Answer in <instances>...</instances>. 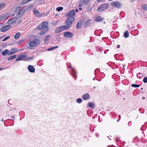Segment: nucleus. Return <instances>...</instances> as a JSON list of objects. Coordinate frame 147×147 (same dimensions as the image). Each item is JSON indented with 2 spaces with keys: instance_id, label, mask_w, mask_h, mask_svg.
I'll return each instance as SVG.
<instances>
[{
  "instance_id": "nucleus-28",
  "label": "nucleus",
  "mask_w": 147,
  "mask_h": 147,
  "mask_svg": "<svg viewBox=\"0 0 147 147\" xmlns=\"http://www.w3.org/2000/svg\"><path fill=\"white\" fill-rule=\"evenodd\" d=\"M129 36V33L127 31H126L124 34V37L126 38Z\"/></svg>"
},
{
  "instance_id": "nucleus-15",
  "label": "nucleus",
  "mask_w": 147,
  "mask_h": 147,
  "mask_svg": "<svg viewBox=\"0 0 147 147\" xmlns=\"http://www.w3.org/2000/svg\"><path fill=\"white\" fill-rule=\"evenodd\" d=\"M33 12L34 13L36 16L39 17L40 14V13L38 11L37 9H33Z\"/></svg>"
},
{
  "instance_id": "nucleus-32",
  "label": "nucleus",
  "mask_w": 147,
  "mask_h": 147,
  "mask_svg": "<svg viewBox=\"0 0 147 147\" xmlns=\"http://www.w3.org/2000/svg\"><path fill=\"white\" fill-rule=\"evenodd\" d=\"M63 9L62 7H58L56 8L57 10L58 11H60L62 10Z\"/></svg>"
},
{
  "instance_id": "nucleus-46",
  "label": "nucleus",
  "mask_w": 147,
  "mask_h": 147,
  "mask_svg": "<svg viewBox=\"0 0 147 147\" xmlns=\"http://www.w3.org/2000/svg\"><path fill=\"white\" fill-rule=\"evenodd\" d=\"M119 120L117 121H119V120H120V119L121 116L120 115H119Z\"/></svg>"
},
{
  "instance_id": "nucleus-11",
  "label": "nucleus",
  "mask_w": 147,
  "mask_h": 147,
  "mask_svg": "<svg viewBox=\"0 0 147 147\" xmlns=\"http://www.w3.org/2000/svg\"><path fill=\"white\" fill-rule=\"evenodd\" d=\"M29 71L31 73H34L35 71V68L32 65H29L28 67Z\"/></svg>"
},
{
  "instance_id": "nucleus-39",
  "label": "nucleus",
  "mask_w": 147,
  "mask_h": 147,
  "mask_svg": "<svg viewBox=\"0 0 147 147\" xmlns=\"http://www.w3.org/2000/svg\"><path fill=\"white\" fill-rule=\"evenodd\" d=\"M117 48H119L120 47V45H117Z\"/></svg>"
},
{
  "instance_id": "nucleus-45",
  "label": "nucleus",
  "mask_w": 147,
  "mask_h": 147,
  "mask_svg": "<svg viewBox=\"0 0 147 147\" xmlns=\"http://www.w3.org/2000/svg\"><path fill=\"white\" fill-rule=\"evenodd\" d=\"M23 41V40H20L19 41L20 42H21V43H22Z\"/></svg>"
},
{
  "instance_id": "nucleus-33",
  "label": "nucleus",
  "mask_w": 147,
  "mask_h": 147,
  "mask_svg": "<svg viewBox=\"0 0 147 147\" xmlns=\"http://www.w3.org/2000/svg\"><path fill=\"white\" fill-rule=\"evenodd\" d=\"M142 8L144 10H147V5H144L142 6Z\"/></svg>"
},
{
  "instance_id": "nucleus-25",
  "label": "nucleus",
  "mask_w": 147,
  "mask_h": 147,
  "mask_svg": "<svg viewBox=\"0 0 147 147\" xmlns=\"http://www.w3.org/2000/svg\"><path fill=\"white\" fill-rule=\"evenodd\" d=\"M88 105L91 108H94L95 105L94 103L92 102H90L88 103Z\"/></svg>"
},
{
  "instance_id": "nucleus-36",
  "label": "nucleus",
  "mask_w": 147,
  "mask_h": 147,
  "mask_svg": "<svg viewBox=\"0 0 147 147\" xmlns=\"http://www.w3.org/2000/svg\"><path fill=\"white\" fill-rule=\"evenodd\" d=\"M143 82L145 83L147 82V78H144L143 80Z\"/></svg>"
},
{
  "instance_id": "nucleus-31",
  "label": "nucleus",
  "mask_w": 147,
  "mask_h": 147,
  "mask_svg": "<svg viewBox=\"0 0 147 147\" xmlns=\"http://www.w3.org/2000/svg\"><path fill=\"white\" fill-rule=\"evenodd\" d=\"M82 101V100L81 98H79L76 100V102L78 103H81Z\"/></svg>"
},
{
  "instance_id": "nucleus-21",
  "label": "nucleus",
  "mask_w": 147,
  "mask_h": 147,
  "mask_svg": "<svg viewBox=\"0 0 147 147\" xmlns=\"http://www.w3.org/2000/svg\"><path fill=\"white\" fill-rule=\"evenodd\" d=\"M16 55H11L8 57L7 58L8 60H10L13 59H14L16 57Z\"/></svg>"
},
{
  "instance_id": "nucleus-12",
  "label": "nucleus",
  "mask_w": 147,
  "mask_h": 147,
  "mask_svg": "<svg viewBox=\"0 0 147 147\" xmlns=\"http://www.w3.org/2000/svg\"><path fill=\"white\" fill-rule=\"evenodd\" d=\"M27 56L26 55H21L19 56L18 58L16 59V60L18 61L23 59H24L26 58L27 57Z\"/></svg>"
},
{
  "instance_id": "nucleus-2",
  "label": "nucleus",
  "mask_w": 147,
  "mask_h": 147,
  "mask_svg": "<svg viewBox=\"0 0 147 147\" xmlns=\"http://www.w3.org/2000/svg\"><path fill=\"white\" fill-rule=\"evenodd\" d=\"M75 18L74 17H68L65 22L66 25L60 27L58 29V31L57 32H60L62 31L66 30L69 28L70 27V26L72 24Z\"/></svg>"
},
{
  "instance_id": "nucleus-42",
  "label": "nucleus",
  "mask_w": 147,
  "mask_h": 147,
  "mask_svg": "<svg viewBox=\"0 0 147 147\" xmlns=\"http://www.w3.org/2000/svg\"><path fill=\"white\" fill-rule=\"evenodd\" d=\"M142 99L144 100L145 99V97L144 96H143L142 97Z\"/></svg>"
},
{
  "instance_id": "nucleus-8",
  "label": "nucleus",
  "mask_w": 147,
  "mask_h": 147,
  "mask_svg": "<svg viewBox=\"0 0 147 147\" xmlns=\"http://www.w3.org/2000/svg\"><path fill=\"white\" fill-rule=\"evenodd\" d=\"M74 36V34L70 32H66L64 33V36L68 38H71Z\"/></svg>"
},
{
  "instance_id": "nucleus-7",
  "label": "nucleus",
  "mask_w": 147,
  "mask_h": 147,
  "mask_svg": "<svg viewBox=\"0 0 147 147\" xmlns=\"http://www.w3.org/2000/svg\"><path fill=\"white\" fill-rule=\"evenodd\" d=\"M111 5L114 7L118 8H120L121 5L119 2L117 1H114L112 2Z\"/></svg>"
},
{
  "instance_id": "nucleus-17",
  "label": "nucleus",
  "mask_w": 147,
  "mask_h": 147,
  "mask_svg": "<svg viewBox=\"0 0 147 147\" xmlns=\"http://www.w3.org/2000/svg\"><path fill=\"white\" fill-rule=\"evenodd\" d=\"M7 18V16L5 15H2L0 16V22L3 21Z\"/></svg>"
},
{
  "instance_id": "nucleus-26",
  "label": "nucleus",
  "mask_w": 147,
  "mask_h": 147,
  "mask_svg": "<svg viewBox=\"0 0 147 147\" xmlns=\"http://www.w3.org/2000/svg\"><path fill=\"white\" fill-rule=\"evenodd\" d=\"M48 14V13H43L41 14H40L39 17H44L47 16Z\"/></svg>"
},
{
  "instance_id": "nucleus-23",
  "label": "nucleus",
  "mask_w": 147,
  "mask_h": 147,
  "mask_svg": "<svg viewBox=\"0 0 147 147\" xmlns=\"http://www.w3.org/2000/svg\"><path fill=\"white\" fill-rule=\"evenodd\" d=\"M42 30L39 32V34L40 35H42L44 34L48 30Z\"/></svg>"
},
{
  "instance_id": "nucleus-29",
  "label": "nucleus",
  "mask_w": 147,
  "mask_h": 147,
  "mask_svg": "<svg viewBox=\"0 0 147 147\" xmlns=\"http://www.w3.org/2000/svg\"><path fill=\"white\" fill-rule=\"evenodd\" d=\"M32 0H23L22 1V3L23 4H25L28 2L29 1Z\"/></svg>"
},
{
  "instance_id": "nucleus-50",
  "label": "nucleus",
  "mask_w": 147,
  "mask_h": 147,
  "mask_svg": "<svg viewBox=\"0 0 147 147\" xmlns=\"http://www.w3.org/2000/svg\"><path fill=\"white\" fill-rule=\"evenodd\" d=\"M5 40H6V39H5V38L4 39H3V41H5Z\"/></svg>"
},
{
  "instance_id": "nucleus-20",
  "label": "nucleus",
  "mask_w": 147,
  "mask_h": 147,
  "mask_svg": "<svg viewBox=\"0 0 147 147\" xmlns=\"http://www.w3.org/2000/svg\"><path fill=\"white\" fill-rule=\"evenodd\" d=\"M72 75H73V77L76 79V72L75 70L73 69L72 68Z\"/></svg>"
},
{
  "instance_id": "nucleus-4",
  "label": "nucleus",
  "mask_w": 147,
  "mask_h": 147,
  "mask_svg": "<svg viewBox=\"0 0 147 147\" xmlns=\"http://www.w3.org/2000/svg\"><path fill=\"white\" fill-rule=\"evenodd\" d=\"M40 43V40L38 38H35L32 40H30L28 43L29 46L32 47L39 45Z\"/></svg>"
},
{
  "instance_id": "nucleus-16",
  "label": "nucleus",
  "mask_w": 147,
  "mask_h": 147,
  "mask_svg": "<svg viewBox=\"0 0 147 147\" xmlns=\"http://www.w3.org/2000/svg\"><path fill=\"white\" fill-rule=\"evenodd\" d=\"M17 49L15 48L12 49L9 51V55H11L15 53L17 51Z\"/></svg>"
},
{
  "instance_id": "nucleus-27",
  "label": "nucleus",
  "mask_w": 147,
  "mask_h": 147,
  "mask_svg": "<svg viewBox=\"0 0 147 147\" xmlns=\"http://www.w3.org/2000/svg\"><path fill=\"white\" fill-rule=\"evenodd\" d=\"M81 25V22H78L76 26V28L77 29H78L80 27V26Z\"/></svg>"
},
{
  "instance_id": "nucleus-47",
  "label": "nucleus",
  "mask_w": 147,
  "mask_h": 147,
  "mask_svg": "<svg viewBox=\"0 0 147 147\" xmlns=\"http://www.w3.org/2000/svg\"><path fill=\"white\" fill-rule=\"evenodd\" d=\"M76 12H78V10L77 9H76Z\"/></svg>"
},
{
  "instance_id": "nucleus-38",
  "label": "nucleus",
  "mask_w": 147,
  "mask_h": 147,
  "mask_svg": "<svg viewBox=\"0 0 147 147\" xmlns=\"http://www.w3.org/2000/svg\"><path fill=\"white\" fill-rule=\"evenodd\" d=\"M104 0H97V1L99 2H102V1H103Z\"/></svg>"
},
{
  "instance_id": "nucleus-52",
  "label": "nucleus",
  "mask_w": 147,
  "mask_h": 147,
  "mask_svg": "<svg viewBox=\"0 0 147 147\" xmlns=\"http://www.w3.org/2000/svg\"><path fill=\"white\" fill-rule=\"evenodd\" d=\"M143 89V88H141V90H142Z\"/></svg>"
},
{
  "instance_id": "nucleus-13",
  "label": "nucleus",
  "mask_w": 147,
  "mask_h": 147,
  "mask_svg": "<svg viewBox=\"0 0 147 147\" xmlns=\"http://www.w3.org/2000/svg\"><path fill=\"white\" fill-rule=\"evenodd\" d=\"M1 55L2 56H5L6 55H9V51L7 49H5L2 52Z\"/></svg>"
},
{
  "instance_id": "nucleus-19",
  "label": "nucleus",
  "mask_w": 147,
  "mask_h": 147,
  "mask_svg": "<svg viewBox=\"0 0 147 147\" xmlns=\"http://www.w3.org/2000/svg\"><path fill=\"white\" fill-rule=\"evenodd\" d=\"M83 98L84 100H86L89 99V94H85L83 96Z\"/></svg>"
},
{
  "instance_id": "nucleus-41",
  "label": "nucleus",
  "mask_w": 147,
  "mask_h": 147,
  "mask_svg": "<svg viewBox=\"0 0 147 147\" xmlns=\"http://www.w3.org/2000/svg\"><path fill=\"white\" fill-rule=\"evenodd\" d=\"M9 38V36H7L6 37H5V39H6V40L7 39H8Z\"/></svg>"
},
{
  "instance_id": "nucleus-35",
  "label": "nucleus",
  "mask_w": 147,
  "mask_h": 147,
  "mask_svg": "<svg viewBox=\"0 0 147 147\" xmlns=\"http://www.w3.org/2000/svg\"><path fill=\"white\" fill-rule=\"evenodd\" d=\"M59 22V20H56L54 21L53 22H52V24L54 25H57Z\"/></svg>"
},
{
  "instance_id": "nucleus-22",
  "label": "nucleus",
  "mask_w": 147,
  "mask_h": 147,
  "mask_svg": "<svg viewBox=\"0 0 147 147\" xmlns=\"http://www.w3.org/2000/svg\"><path fill=\"white\" fill-rule=\"evenodd\" d=\"M5 4L3 3H0V10L3 9L5 7Z\"/></svg>"
},
{
  "instance_id": "nucleus-48",
  "label": "nucleus",
  "mask_w": 147,
  "mask_h": 147,
  "mask_svg": "<svg viewBox=\"0 0 147 147\" xmlns=\"http://www.w3.org/2000/svg\"><path fill=\"white\" fill-rule=\"evenodd\" d=\"M3 69V68H0V70H2Z\"/></svg>"
},
{
  "instance_id": "nucleus-6",
  "label": "nucleus",
  "mask_w": 147,
  "mask_h": 147,
  "mask_svg": "<svg viewBox=\"0 0 147 147\" xmlns=\"http://www.w3.org/2000/svg\"><path fill=\"white\" fill-rule=\"evenodd\" d=\"M89 0H80L79 2V7H81L89 3Z\"/></svg>"
},
{
  "instance_id": "nucleus-24",
  "label": "nucleus",
  "mask_w": 147,
  "mask_h": 147,
  "mask_svg": "<svg viewBox=\"0 0 147 147\" xmlns=\"http://www.w3.org/2000/svg\"><path fill=\"white\" fill-rule=\"evenodd\" d=\"M20 34L19 32H17L16 33L14 36V38L16 39H18L20 37Z\"/></svg>"
},
{
  "instance_id": "nucleus-40",
  "label": "nucleus",
  "mask_w": 147,
  "mask_h": 147,
  "mask_svg": "<svg viewBox=\"0 0 147 147\" xmlns=\"http://www.w3.org/2000/svg\"><path fill=\"white\" fill-rule=\"evenodd\" d=\"M2 27V25L1 24H0V30L1 31V29Z\"/></svg>"
},
{
  "instance_id": "nucleus-1",
  "label": "nucleus",
  "mask_w": 147,
  "mask_h": 147,
  "mask_svg": "<svg viewBox=\"0 0 147 147\" xmlns=\"http://www.w3.org/2000/svg\"><path fill=\"white\" fill-rule=\"evenodd\" d=\"M15 11L16 13V14L17 13V15L15 17L10 19L7 21V23L8 24L14 25L16 23H19L21 22L20 20H19L18 22V21L24 14V9H21L20 7H18L16 9Z\"/></svg>"
},
{
  "instance_id": "nucleus-14",
  "label": "nucleus",
  "mask_w": 147,
  "mask_h": 147,
  "mask_svg": "<svg viewBox=\"0 0 147 147\" xmlns=\"http://www.w3.org/2000/svg\"><path fill=\"white\" fill-rule=\"evenodd\" d=\"M103 19L99 16H98L96 17L94 20L97 22H100L103 20Z\"/></svg>"
},
{
  "instance_id": "nucleus-43",
  "label": "nucleus",
  "mask_w": 147,
  "mask_h": 147,
  "mask_svg": "<svg viewBox=\"0 0 147 147\" xmlns=\"http://www.w3.org/2000/svg\"><path fill=\"white\" fill-rule=\"evenodd\" d=\"M79 10H81L82 9V8L81 7H80L79 8Z\"/></svg>"
},
{
  "instance_id": "nucleus-5",
  "label": "nucleus",
  "mask_w": 147,
  "mask_h": 147,
  "mask_svg": "<svg viewBox=\"0 0 147 147\" xmlns=\"http://www.w3.org/2000/svg\"><path fill=\"white\" fill-rule=\"evenodd\" d=\"M109 7V5L108 4H104L101 5L98 8L97 11L100 12L107 9Z\"/></svg>"
},
{
  "instance_id": "nucleus-51",
  "label": "nucleus",
  "mask_w": 147,
  "mask_h": 147,
  "mask_svg": "<svg viewBox=\"0 0 147 147\" xmlns=\"http://www.w3.org/2000/svg\"><path fill=\"white\" fill-rule=\"evenodd\" d=\"M95 77H94V78L93 79V80H95Z\"/></svg>"
},
{
  "instance_id": "nucleus-37",
  "label": "nucleus",
  "mask_w": 147,
  "mask_h": 147,
  "mask_svg": "<svg viewBox=\"0 0 147 147\" xmlns=\"http://www.w3.org/2000/svg\"><path fill=\"white\" fill-rule=\"evenodd\" d=\"M91 21V20H88L86 22H85V24H86L87 25L88 24H89V23Z\"/></svg>"
},
{
  "instance_id": "nucleus-3",
  "label": "nucleus",
  "mask_w": 147,
  "mask_h": 147,
  "mask_svg": "<svg viewBox=\"0 0 147 147\" xmlns=\"http://www.w3.org/2000/svg\"><path fill=\"white\" fill-rule=\"evenodd\" d=\"M48 22L46 21L43 22L37 26V28L39 30H48Z\"/></svg>"
},
{
  "instance_id": "nucleus-44",
  "label": "nucleus",
  "mask_w": 147,
  "mask_h": 147,
  "mask_svg": "<svg viewBox=\"0 0 147 147\" xmlns=\"http://www.w3.org/2000/svg\"><path fill=\"white\" fill-rule=\"evenodd\" d=\"M11 118H12L13 119H14V116H13L12 117H11Z\"/></svg>"
},
{
  "instance_id": "nucleus-34",
  "label": "nucleus",
  "mask_w": 147,
  "mask_h": 147,
  "mask_svg": "<svg viewBox=\"0 0 147 147\" xmlns=\"http://www.w3.org/2000/svg\"><path fill=\"white\" fill-rule=\"evenodd\" d=\"M131 86L133 87H139L140 85L137 84H133L131 85Z\"/></svg>"
},
{
  "instance_id": "nucleus-49",
  "label": "nucleus",
  "mask_w": 147,
  "mask_h": 147,
  "mask_svg": "<svg viewBox=\"0 0 147 147\" xmlns=\"http://www.w3.org/2000/svg\"><path fill=\"white\" fill-rule=\"evenodd\" d=\"M1 121H3V119H1Z\"/></svg>"
},
{
  "instance_id": "nucleus-9",
  "label": "nucleus",
  "mask_w": 147,
  "mask_h": 147,
  "mask_svg": "<svg viewBox=\"0 0 147 147\" xmlns=\"http://www.w3.org/2000/svg\"><path fill=\"white\" fill-rule=\"evenodd\" d=\"M75 14V12L74 10H72L68 11L67 14V16L69 17H74Z\"/></svg>"
},
{
  "instance_id": "nucleus-10",
  "label": "nucleus",
  "mask_w": 147,
  "mask_h": 147,
  "mask_svg": "<svg viewBox=\"0 0 147 147\" xmlns=\"http://www.w3.org/2000/svg\"><path fill=\"white\" fill-rule=\"evenodd\" d=\"M11 25L8 24L2 27L1 29V32H4L8 30L11 27Z\"/></svg>"
},
{
  "instance_id": "nucleus-18",
  "label": "nucleus",
  "mask_w": 147,
  "mask_h": 147,
  "mask_svg": "<svg viewBox=\"0 0 147 147\" xmlns=\"http://www.w3.org/2000/svg\"><path fill=\"white\" fill-rule=\"evenodd\" d=\"M50 35L47 36L45 38V43H47L50 40Z\"/></svg>"
},
{
  "instance_id": "nucleus-30",
  "label": "nucleus",
  "mask_w": 147,
  "mask_h": 147,
  "mask_svg": "<svg viewBox=\"0 0 147 147\" xmlns=\"http://www.w3.org/2000/svg\"><path fill=\"white\" fill-rule=\"evenodd\" d=\"M57 47H58L57 46L53 47H51V48L48 49L47 50L49 51H51V50H52L54 49H55L57 48Z\"/></svg>"
},
{
  "instance_id": "nucleus-53",
  "label": "nucleus",
  "mask_w": 147,
  "mask_h": 147,
  "mask_svg": "<svg viewBox=\"0 0 147 147\" xmlns=\"http://www.w3.org/2000/svg\"><path fill=\"white\" fill-rule=\"evenodd\" d=\"M95 88V87H94V88Z\"/></svg>"
}]
</instances>
